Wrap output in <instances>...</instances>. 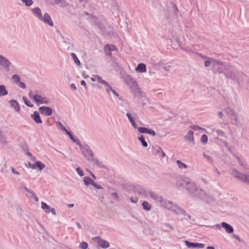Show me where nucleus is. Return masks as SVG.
Here are the masks:
<instances>
[{"instance_id":"obj_1","label":"nucleus","mask_w":249,"mask_h":249,"mask_svg":"<svg viewBox=\"0 0 249 249\" xmlns=\"http://www.w3.org/2000/svg\"><path fill=\"white\" fill-rule=\"evenodd\" d=\"M177 185L178 187H185L192 197H198L202 199L205 198L206 194L204 191L189 178H180L177 180Z\"/></svg>"},{"instance_id":"obj_2","label":"nucleus","mask_w":249,"mask_h":249,"mask_svg":"<svg viewBox=\"0 0 249 249\" xmlns=\"http://www.w3.org/2000/svg\"><path fill=\"white\" fill-rule=\"evenodd\" d=\"M213 70L218 73H224L227 78L232 80H236V76L233 72V68L229 65L226 64L221 61L215 59L213 61Z\"/></svg>"},{"instance_id":"obj_3","label":"nucleus","mask_w":249,"mask_h":249,"mask_svg":"<svg viewBox=\"0 0 249 249\" xmlns=\"http://www.w3.org/2000/svg\"><path fill=\"white\" fill-rule=\"evenodd\" d=\"M224 114H227L229 115L232 123L234 124H237L238 122V115L235 111L230 107L225 108L223 110L218 111L217 113L218 117L220 119L224 118Z\"/></svg>"},{"instance_id":"obj_4","label":"nucleus","mask_w":249,"mask_h":249,"mask_svg":"<svg viewBox=\"0 0 249 249\" xmlns=\"http://www.w3.org/2000/svg\"><path fill=\"white\" fill-rule=\"evenodd\" d=\"M80 148L82 155L88 160L97 163L98 161L94 158V154L89 145L87 144L80 145Z\"/></svg>"},{"instance_id":"obj_5","label":"nucleus","mask_w":249,"mask_h":249,"mask_svg":"<svg viewBox=\"0 0 249 249\" xmlns=\"http://www.w3.org/2000/svg\"><path fill=\"white\" fill-rule=\"evenodd\" d=\"M30 98L33 99L34 102L38 104H48L50 103V100L46 97H42L41 95L36 94H33L32 92L29 93Z\"/></svg>"},{"instance_id":"obj_6","label":"nucleus","mask_w":249,"mask_h":249,"mask_svg":"<svg viewBox=\"0 0 249 249\" xmlns=\"http://www.w3.org/2000/svg\"><path fill=\"white\" fill-rule=\"evenodd\" d=\"M232 175L238 179L249 184V176L241 173L235 169L232 170Z\"/></svg>"},{"instance_id":"obj_7","label":"nucleus","mask_w":249,"mask_h":249,"mask_svg":"<svg viewBox=\"0 0 249 249\" xmlns=\"http://www.w3.org/2000/svg\"><path fill=\"white\" fill-rule=\"evenodd\" d=\"M122 78L125 83V84L130 88H135L137 87V84L134 79L130 76L127 74H125L122 75Z\"/></svg>"},{"instance_id":"obj_8","label":"nucleus","mask_w":249,"mask_h":249,"mask_svg":"<svg viewBox=\"0 0 249 249\" xmlns=\"http://www.w3.org/2000/svg\"><path fill=\"white\" fill-rule=\"evenodd\" d=\"M31 160L34 162V165L32 166V169L41 172L45 167V164L40 161L36 160L35 157L31 155Z\"/></svg>"},{"instance_id":"obj_9","label":"nucleus","mask_w":249,"mask_h":249,"mask_svg":"<svg viewBox=\"0 0 249 249\" xmlns=\"http://www.w3.org/2000/svg\"><path fill=\"white\" fill-rule=\"evenodd\" d=\"M39 20L43 22L45 24L48 25L50 27H53V23L51 17L47 13H45L43 15H42V17Z\"/></svg>"},{"instance_id":"obj_10","label":"nucleus","mask_w":249,"mask_h":249,"mask_svg":"<svg viewBox=\"0 0 249 249\" xmlns=\"http://www.w3.org/2000/svg\"><path fill=\"white\" fill-rule=\"evenodd\" d=\"M83 182L84 184L86 186L91 185L96 189H102L103 188L100 185L96 183L92 179L88 177L84 178Z\"/></svg>"},{"instance_id":"obj_11","label":"nucleus","mask_w":249,"mask_h":249,"mask_svg":"<svg viewBox=\"0 0 249 249\" xmlns=\"http://www.w3.org/2000/svg\"><path fill=\"white\" fill-rule=\"evenodd\" d=\"M110 92L112 94V96L114 98L115 102L120 106H123V103L124 101L123 100L122 98L120 95L116 92L114 89L110 87Z\"/></svg>"},{"instance_id":"obj_12","label":"nucleus","mask_w":249,"mask_h":249,"mask_svg":"<svg viewBox=\"0 0 249 249\" xmlns=\"http://www.w3.org/2000/svg\"><path fill=\"white\" fill-rule=\"evenodd\" d=\"M92 240L94 243L103 248H107L109 246L107 242L101 239L99 237H93Z\"/></svg>"},{"instance_id":"obj_13","label":"nucleus","mask_w":249,"mask_h":249,"mask_svg":"<svg viewBox=\"0 0 249 249\" xmlns=\"http://www.w3.org/2000/svg\"><path fill=\"white\" fill-rule=\"evenodd\" d=\"M184 243L185 246L189 249L193 248H203L204 247V244L198 243H193L190 242L189 241H185Z\"/></svg>"},{"instance_id":"obj_14","label":"nucleus","mask_w":249,"mask_h":249,"mask_svg":"<svg viewBox=\"0 0 249 249\" xmlns=\"http://www.w3.org/2000/svg\"><path fill=\"white\" fill-rule=\"evenodd\" d=\"M41 207L45 213H51L53 215H56V212L54 208H51L50 206L48 205L46 203L41 202Z\"/></svg>"},{"instance_id":"obj_15","label":"nucleus","mask_w":249,"mask_h":249,"mask_svg":"<svg viewBox=\"0 0 249 249\" xmlns=\"http://www.w3.org/2000/svg\"><path fill=\"white\" fill-rule=\"evenodd\" d=\"M152 199H153L156 203L160 204V201L162 200V196L158 195V194L152 191L151 190L149 195Z\"/></svg>"},{"instance_id":"obj_16","label":"nucleus","mask_w":249,"mask_h":249,"mask_svg":"<svg viewBox=\"0 0 249 249\" xmlns=\"http://www.w3.org/2000/svg\"><path fill=\"white\" fill-rule=\"evenodd\" d=\"M93 82H96L99 84L104 85L106 86H108V83L106 81L102 79V77L98 75H94L90 78Z\"/></svg>"},{"instance_id":"obj_17","label":"nucleus","mask_w":249,"mask_h":249,"mask_svg":"<svg viewBox=\"0 0 249 249\" xmlns=\"http://www.w3.org/2000/svg\"><path fill=\"white\" fill-rule=\"evenodd\" d=\"M39 111L42 114L46 116H50L53 113V110L50 107H41L39 108Z\"/></svg>"},{"instance_id":"obj_18","label":"nucleus","mask_w":249,"mask_h":249,"mask_svg":"<svg viewBox=\"0 0 249 249\" xmlns=\"http://www.w3.org/2000/svg\"><path fill=\"white\" fill-rule=\"evenodd\" d=\"M173 63L171 62H169L166 63L163 60L160 61L159 62V65L160 66L162 69L164 70L165 71H169L170 70Z\"/></svg>"},{"instance_id":"obj_19","label":"nucleus","mask_w":249,"mask_h":249,"mask_svg":"<svg viewBox=\"0 0 249 249\" xmlns=\"http://www.w3.org/2000/svg\"><path fill=\"white\" fill-rule=\"evenodd\" d=\"M112 4L111 11L112 14L114 15L115 17H117L119 16V6L113 0H112Z\"/></svg>"},{"instance_id":"obj_20","label":"nucleus","mask_w":249,"mask_h":249,"mask_svg":"<svg viewBox=\"0 0 249 249\" xmlns=\"http://www.w3.org/2000/svg\"><path fill=\"white\" fill-rule=\"evenodd\" d=\"M31 117L35 122L37 124H41L42 123L39 114L37 111H34V113L31 115Z\"/></svg>"},{"instance_id":"obj_21","label":"nucleus","mask_w":249,"mask_h":249,"mask_svg":"<svg viewBox=\"0 0 249 249\" xmlns=\"http://www.w3.org/2000/svg\"><path fill=\"white\" fill-rule=\"evenodd\" d=\"M0 65L2 66L6 69H9L11 65V63L6 57L3 56L0 60Z\"/></svg>"},{"instance_id":"obj_22","label":"nucleus","mask_w":249,"mask_h":249,"mask_svg":"<svg viewBox=\"0 0 249 249\" xmlns=\"http://www.w3.org/2000/svg\"><path fill=\"white\" fill-rule=\"evenodd\" d=\"M31 11L34 16L36 17L38 20L42 17V12L41 9L38 7H35L31 9Z\"/></svg>"},{"instance_id":"obj_23","label":"nucleus","mask_w":249,"mask_h":249,"mask_svg":"<svg viewBox=\"0 0 249 249\" xmlns=\"http://www.w3.org/2000/svg\"><path fill=\"white\" fill-rule=\"evenodd\" d=\"M24 190L26 191V195L28 197L33 198L36 202H37L38 201V197L35 196V195L34 194V193L32 191L28 189L26 187H24Z\"/></svg>"},{"instance_id":"obj_24","label":"nucleus","mask_w":249,"mask_h":249,"mask_svg":"<svg viewBox=\"0 0 249 249\" xmlns=\"http://www.w3.org/2000/svg\"><path fill=\"white\" fill-rule=\"evenodd\" d=\"M9 103L11 107L15 109V111L19 112L20 110V107L18 102L15 100H12L9 101Z\"/></svg>"},{"instance_id":"obj_25","label":"nucleus","mask_w":249,"mask_h":249,"mask_svg":"<svg viewBox=\"0 0 249 249\" xmlns=\"http://www.w3.org/2000/svg\"><path fill=\"white\" fill-rule=\"evenodd\" d=\"M221 227L223 228L228 233H231L233 231V229L231 226L226 222L221 223Z\"/></svg>"},{"instance_id":"obj_26","label":"nucleus","mask_w":249,"mask_h":249,"mask_svg":"<svg viewBox=\"0 0 249 249\" xmlns=\"http://www.w3.org/2000/svg\"><path fill=\"white\" fill-rule=\"evenodd\" d=\"M135 71L140 73H143L146 71V65L144 63H140L135 68Z\"/></svg>"},{"instance_id":"obj_27","label":"nucleus","mask_w":249,"mask_h":249,"mask_svg":"<svg viewBox=\"0 0 249 249\" xmlns=\"http://www.w3.org/2000/svg\"><path fill=\"white\" fill-rule=\"evenodd\" d=\"M167 203V205L166 206V209L171 211L176 212L177 209L178 208L177 206L170 201Z\"/></svg>"},{"instance_id":"obj_28","label":"nucleus","mask_w":249,"mask_h":249,"mask_svg":"<svg viewBox=\"0 0 249 249\" xmlns=\"http://www.w3.org/2000/svg\"><path fill=\"white\" fill-rule=\"evenodd\" d=\"M150 190L145 187H143V188L142 189V191L140 192L139 195H141L143 197L148 198L149 197V195L150 193Z\"/></svg>"},{"instance_id":"obj_29","label":"nucleus","mask_w":249,"mask_h":249,"mask_svg":"<svg viewBox=\"0 0 249 249\" xmlns=\"http://www.w3.org/2000/svg\"><path fill=\"white\" fill-rule=\"evenodd\" d=\"M184 138L188 141L193 142L194 141V133L192 131L189 130Z\"/></svg>"},{"instance_id":"obj_30","label":"nucleus","mask_w":249,"mask_h":249,"mask_svg":"<svg viewBox=\"0 0 249 249\" xmlns=\"http://www.w3.org/2000/svg\"><path fill=\"white\" fill-rule=\"evenodd\" d=\"M142 207L144 210L147 211H149L151 209V205L146 201H144L142 203Z\"/></svg>"},{"instance_id":"obj_31","label":"nucleus","mask_w":249,"mask_h":249,"mask_svg":"<svg viewBox=\"0 0 249 249\" xmlns=\"http://www.w3.org/2000/svg\"><path fill=\"white\" fill-rule=\"evenodd\" d=\"M214 61H215L214 59L207 58V60H206L204 62L205 66L206 67H208L211 65H212L213 67Z\"/></svg>"},{"instance_id":"obj_32","label":"nucleus","mask_w":249,"mask_h":249,"mask_svg":"<svg viewBox=\"0 0 249 249\" xmlns=\"http://www.w3.org/2000/svg\"><path fill=\"white\" fill-rule=\"evenodd\" d=\"M8 91L6 89V88L4 86L0 85V96H3L7 95Z\"/></svg>"},{"instance_id":"obj_33","label":"nucleus","mask_w":249,"mask_h":249,"mask_svg":"<svg viewBox=\"0 0 249 249\" xmlns=\"http://www.w3.org/2000/svg\"><path fill=\"white\" fill-rule=\"evenodd\" d=\"M176 163L178 165V168H179L180 169H184L187 167V166L185 163H183L179 160H177L176 161Z\"/></svg>"},{"instance_id":"obj_34","label":"nucleus","mask_w":249,"mask_h":249,"mask_svg":"<svg viewBox=\"0 0 249 249\" xmlns=\"http://www.w3.org/2000/svg\"><path fill=\"white\" fill-rule=\"evenodd\" d=\"M138 140L141 142L142 145L146 147L148 145L147 142L145 141V138L143 135H141L138 137Z\"/></svg>"},{"instance_id":"obj_35","label":"nucleus","mask_w":249,"mask_h":249,"mask_svg":"<svg viewBox=\"0 0 249 249\" xmlns=\"http://www.w3.org/2000/svg\"><path fill=\"white\" fill-rule=\"evenodd\" d=\"M110 52H114V54L116 55L119 54L118 49L113 45H110Z\"/></svg>"},{"instance_id":"obj_36","label":"nucleus","mask_w":249,"mask_h":249,"mask_svg":"<svg viewBox=\"0 0 249 249\" xmlns=\"http://www.w3.org/2000/svg\"><path fill=\"white\" fill-rule=\"evenodd\" d=\"M133 188L134 192L139 195L140 192L142 191V189L143 188V187L139 185H136L134 186Z\"/></svg>"},{"instance_id":"obj_37","label":"nucleus","mask_w":249,"mask_h":249,"mask_svg":"<svg viewBox=\"0 0 249 249\" xmlns=\"http://www.w3.org/2000/svg\"><path fill=\"white\" fill-rule=\"evenodd\" d=\"M71 55L72 58L74 60L75 63L76 65H77L78 66H79L80 65V62L79 60V59H78V58L77 57L76 54L74 53H71Z\"/></svg>"},{"instance_id":"obj_38","label":"nucleus","mask_w":249,"mask_h":249,"mask_svg":"<svg viewBox=\"0 0 249 249\" xmlns=\"http://www.w3.org/2000/svg\"><path fill=\"white\" fill-rule=\"evenodd\" d=\"M203 157L207 160V161L210 163H213V160L212 157L207 153H204Z\"/></svg>"},{"instance_id":"obj_39","label":"nucleus","mask_w":249,"mask_h":249,"mask_svg":"<svg viewBox=\"0 0 249 249\" xmlns=\"http://www.w3.org/2000/svg\"><path fill=\"white\" fill-rule=\"evenodd\" d=\"M12 80L15 83L18 84L20 80V78L19 75L17 74H14L12 76Z\"/></svg>"},{"instance_id":"obj_40","label":"nucleus","mask_w":249,"mask_h":249,"mask_svg":"<svg viewBox=\"0 0 249 249\" xmlns=\"http://www.w3.org/2000/svg\"><path fill=\"white\" fill-rule=\"evenodd\" d=\"M169 201L163 198H162V200L160 201V206L164 207L166 208V206L167 205V202H169Z\"/></svg>"},{"instance_id":"obj_41","label":"nucleus","mask_w":249,"mask_h":249,"mask_svg":"<svg viewBox=\"0 0 249 249\" xmlns=\"http://www.w3.org/2000/svg\"><path fill=\"white\" fill-rule=\"evenodd\" d=\"M148 128L140 127L138 128V131L141 133H146L147 134Z\"/></svg>"},{"instance_id":"obj_42","label":"nucleus","mask_w":249,"mask_h":249,"mask_svg":"<svg viewBox=\"0 0 249 249\" xmlns=\"http://www.w3.org/2000/svg\"><path fill=\"white\" fill-rule=\"evenodd\" d=\"M23 100L24 101V103L26 105L29 107H33V104L29 100L27 99V98L25 97H23Z\"/></svg>"},{"instance_id":"obj_43","label":"nucleus","mask_w":249,"mask_h":249,"mask_svg":"<svg viewBox=\"0 0 249 249\" xmlns=\"http://www.w3.org/2000/svg\"><path fill=\"white\" fill-rule=\"evenodd\" d=\"M21 1L27 6H30L32 5L33 2L32 0H21Z\"/></svg>"},{"instance_id":"obj_44","label":"nucleus","mask_w":249,"mask_h":249,"mask_svg":"<svg viewBox=\"0 0 249 249\" xmlns=\"http://www.w3.org/2000/svg\"><path fill=\"white\" fill-rule=\"evenodd\" d=\"M190 127L193 129V130H195V131H198V130H201V131H205V129L204 128H201V127H199L198 126H197V125H191L190 126Z\"/></svg>"},{"instance_id":"obj_45","label":"nucleus","mask_w":249,"mask_h":249,"mask_svg":"<svg viewBox=\"0 0 249 249\" xmlns=\"http://www.w3.org/2000/svg\"><path fill=\"white\" fill-rule=\"evenodd\" d=\"M201 142L202 143L205 144L208 142V137L206 135H203L201 138Z\"/></svg>"},{"instance_id":"obj_46","label":"nucleus","mask_w":249,"mask_h":249,"mask_svg":"<svg viewBox=\"0 0 249 249\" xmlns=\"http://www.w3.org/2000/svg\"><path fill=\"white\" fill-rule=\"evenodd\" d=\"M57 127L62 130V131L65 130V126L59 122H57L56 123Z\"/></svg>"},{"instance_id":"obj_47","label":"nucleus","mask_w":249,"mask_h":249,"mask_svg":"<svg viewBox=\"0 0 249 249\" xmlns=\"http://www.w3.org/2000/svg\"><path fill=\"white\" fill-rule=\"evenodd\" d=\"M213 131H215L217 135L219 136L223 137L225 136L224 132L222 131V130L216 129L215 130H213Z\"/></svg>"},{"instance_id":"obj_48","label":"nucleus","mask_w":249,"mask_h":249,"mask_svg":"<svg viewBox=\"0 0 249 249\" xmlns=\"http://www.w3.org/2000/svg\"><path fill=\"white\" fill-rule=\"evenodd\" d=\"M76 171L80 177H82L84 175L83 170L80 167H77L76 168Z\"/></svg>"},{"instance_id":"obj_49","label":"nucleus","mask_w":249,"mask_h":249,"mask_svg":"<svg viewBox=\"0 0 249 249\" xmlns=\"http://www.w3.org/2000/svg\"><path fill=\"white\" fill-rule=\"evenodd\" d=\"M88 245L85 242H82L80 245V248L81 249H86L88 248Z\"/></svg>"},{"instance_id":"obj_50","label":"nucleus","mask_w":249,"mask_h":249,"mask_svg":"<svg viewBox=\"0 0 249 249\" xmlns=\"http://www.w3.org/2000/svg\"><path fill=\"white\" fill-rule=\"evenodd\" d=\"M126 116H127V117L128 118L130 123L134 121V119H133V118L132 117V114L129 113V112H127L126 114Z\"/></svg>"},{"instance_id":"obj_51","label":"nucleus","mask_w":249,"mask_h":249,"mask_svg":"<svg viewBox=\"0 0 249 249\" xmlns=\"http://www.w3.org/2000/svg\"><path fill=\"white\" fill-rule=\"evenodd\" d=\"M147 134L151 135L152 136H155L156 135L155 132L153 130L150 128L148 129Z\"/></svg>"},{"instance_id":"obj_52","label":"nucleus","mask_w":249,"mask_h":249,"mask_svg":"<svg viewBox=\"0 0 249 249\" xmlns=\"http://www.w3.org/2000/svg\"><path fill=\"white\" fill-rule=\"evenodd\" d=\"M63 131H65L66 132V133L70 136L71 140H72L73 141H74V139H73V136H72L71 133L68 130H67L65 128V130H63Z\"/></svg>"},{"instance_id":"obj_53","label":"nucleus","mask_w":249,"mask_h":249,"mask_svg":"<svg viewBox=\"0 0 249 249\" xmlns=\"http://www.w3.org/2000/svg\"><path fill=\"white\" fill-rule=\"evenodd\" d=\"M63 131H65L66 132V133L70 136L71 140H72L73 141H74V139H73V136H72L71 133L68 130H67L65 128V130H63Z\"/></svg>"},{"instance_id":"obj_54","label":"nucleus","mask_w":249,"mask_h":249,"mask_svg":"<svg viewBox=\"0 0 249 249\" xmlns=\"http://www.w3.org/2000/svg\"><path fill=\"white\" fill-rule=\"evenodd\" d=\"M158 152H159V153L160 152L161 153L162 157H163L165 156L164 152L162 151V149L160 147H158Z\"/></svg>"},{"instance_id":"obj_55","label":"nucleus","mask_w":249,"mask_h":249,"mask_svg":"<svg viewBox=\"0 0 249 249\" xmlns=\"http://www.w3.org/2000/svg\"><path fill=\"white\" fill-rule=\"evenodd\" d=\"M18 86H19L20 88H21L23 89H24L26 88L25 85L24 83L19 81V82H18Z\"/></svg>"},{"instance_id":"obj_56","label":"nucleus","mask_w":249,"mask_h":249,"mask_svg":"<svg viewBox=\"0 0 249 249\" xmlns=\"http://www.w3.org/2000/svg\"><path fill=\"white\" fill-rule=\"evenodd\" d=\"M221 224H216L215 225H213V226H211V228H213V229H215V228H217V229H221Z\"/></svg>"},{"instance_id":"obj_57","label":"nucleus","mask_w":249,"mask_h":249,"mask_svg":"<svg viewBox=\"0 0 249 249\" xmlns=\"http://www.w3.org/2000/svg\"><path fill=\"white\" fill-rule=\"evenodd\" d=\"M111 196L112 197H114L115 200H118V195L117 193H113L111 194Z\"/></svg>"},{"instance_id":"obj_58","label":"nucleus","mask_w":249,"mask_h":249,"mask_svg":"<svg viewBox=\"0 0 249 249\" xmlns=\"http://www.w3.org/2000/svg\"><path fill=\"white\" fill-rule=\"evenodd\" d=\"M138 200V199L137 198H133V197H131L130 198V201L132 203H136Z\"/></svg>"},{"instance_id":"obj_59","label":"nucleus","mask_w":249,"mask_h":249,"mask_svg":"<svg viewBox=\"0 0 249 249\" xmlns=\"http://www.w3.org/2000/svg\"><path fill=\"white\" fill-rule=\"evenodd\" d=\"M131 125H132V126L135 128V129H138V127H137V124H136V123L135 122V121H133L132 122L130 123Z\"/></svg>"},{"instance_id":"obj_60","label":"nucleus","mask_w":249,"mask_h":249,"mask_svg":"<svg viewBox=\"0 0 249 249\" xmlns=\"http://www.w3.org/2000/svg\"><path fill=\"white\" fill-rule=\"evenodd\" d=\"M71 88L73 90H75L76 89V87L74 84H71L70 86Z\"/></svg>"},{"instance_id":"obj_61","label":"nucleus","mask_w":249,"mask_h":249,"mask_svg":"<svg viewBox=\"0 0 249 249\" xmlns=\"http://www.w3.org/2000/svg\"><path fill=\"white\" fill-rule=\"evenodd\" d=\"M81 84L85 88L87 87V85L84 80H82L80 82Z\"/></svg>"},{"instance_id":"obj_62","label":"nucleus","mask_w":249,"mask_h":249,"mask_svg":"<svg viewBox=\"0 0 249 249\" xmlns=\"http://www.w3.org/2000/svg\"><path fill=\"white\" fill-rule=\"evenodd\" d=\"M12 171L13 173L15 174L19 175V173L18 172L16 171L13 168H12Z\"/></svg>"},{"instance_id":"obj_63","label":"nucleus","mask_w":249,"mask_h":249,"mask_svg":"<svg viewBox=\"0 0 249 249\" xmlns=\"http://www.w3.org/2000/svg\"><path fill=\"white\" fill-rule=\"evenodd\" d=\"M214 171L217 174H218L219 175H220V172L216 168H214Z\"/></svg>"},{"instance_id":"obj_64","label":"nucleus","mask_w":249,"mask_h":249,"mask_svg":"<svg viewBox=\"0 0 249 249\" xmlns=\"http://www.w3.org/2000/svg\"><path fill=\"white\" fill-rule=\"evenodd\" d=\"M207 249H215L213 247L209 246L207 248Z\"/></svg>"}]
</instances>
